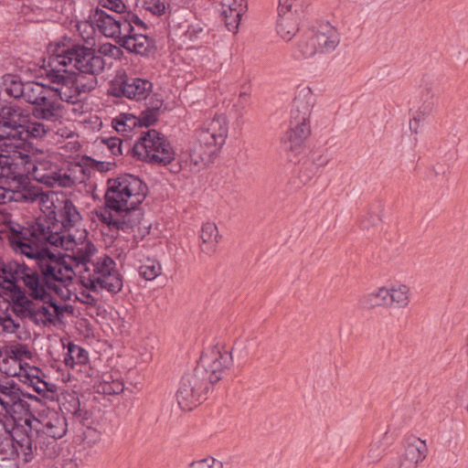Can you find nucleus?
I'll return each instance as SVG.
<instances>
[{
	"mask_svg": "<svg viewBox=\"0 0 468 468\" xmlns=\"http://www.w3.org/2000/svg\"><path fill=\"white\" fill-rule=\"evenodd\" d=\"M104 67L101 54L72 43L70 38L51 43L41 69L42 75L54 86L34 105V118L49 122L59 121L63 117L62 101L76 105L74 112H83L81 102L97 87V76Z\"/></svg>",
	"mask_w": 468,
	"mask_h": 468,
	"instance_id": "f257e3e1",
	"label": "nucleus"
},
{
	"mask_svg": "<svg viewBox=\"0 0 468 468\" xmlns=\"http://www.w3.org/2000/svg\"><path fill=\"white\" fill-rule=\"evenodd\" d=\"M16 253L25 256L33 264L17 260L10 261L3 265L0 275V287L6 290L5 295L13 312L20 318L27 317L34 303L26 292L17 285L23 282L27 292L36 300H45L50 293L60 298H70V292L66 287L71 273V267L54 257H43L37 249L21 241L9 240Z\"/></svg>",
	"mask_w": 468,
	"mask_h": 468,
	"instance_id": "f03ea898",
	"label": "nucleus"
},
{
	"mask_svg": "<svg viewBox=\"0 0 468 468\" xmlns=\"http://www.w3.org/2000/svg\"><path fill=\"white\" fill-rule=\"evenodd\" d=\"M45 207L53 215V220L48 225L36 222L28 228L10 222L9 240L21 241L37 249L43 257H55L48 246L70 251L87 241L88 231L81 227L82 217L73 202L64 195L50 193Z\"/></svg>",
	"mask_w": 468,
	"mask_h": 468,
	"instance_id": "7ed1b4c3",
	"label": "nucleus"
},
{
	"mask_svg": "<svg viewBox=\"0 0 468 468\" xmlns=\"http://www.w3.org/2000/svg\"><path fill=\"white\" fill-rule=\"evenodd\" d=\"M147 186L138 176L125 174L110 178L104 196V206L95 211L99 221L110 230L133 235V243H138L149 234L151 224L144 220L137 206L147 195Z\"/></svg>",
	"mask_w": 468,
	"mask_h": 468,
	"instance_id": "20e7f679",
	"label": "nucleus"
},
{
	"mask_svg": "<svg viewBox=\"0 0 468 468\" xmlns=\"http://www.w3.org/2000/svg\"><path fill=\"white\" fill-rule=\"evenodd\" d=\"M232 364L231 353L219 346L205 349L192 372L185 374L176 392L183 410H192L207 399L210 387L220 380Z\"/></svg>",
	"mask_w": 468,
	"mask_h": 468,
	"instance_id": "39448f33",
	"label": "nucleus"
},
{
	"mask_svg": "<svg viewBox=\"0 0 468 468\" xmlns=\"http://www.w3.org/2000/svg\"><path fill=\"white\" fill-rule=\"evenodd\" d=\"M90 27H96L106 37L114 38L118 45L130 53L150 57L155 51L154 40L144 32V23L135 15H109L96 8L90 16Z\"/></svg>",
	"mask_w": 468,
	"mask_h": 468,
	"instance_id": "423d86ee",
	"label": "nucleus"
},
{
	"mask_svg": "<svg viewBox=\"0 0 468 468\" xmlns=\"http://www.w3.org/2000/svg\"><path fill=\"white\" fill-rule=\"evenodd\" d=\"M71 251V257L83 265L80 282L92 292L106 291L114 295L123 287V279L115 261L102 253L94 256L96 246L88 239Z\"/></svg>",
	"mask_w": 468,
	"mask_h": 468,
	"instance_id": "0eeeda50",
	"label": "nucleus"
},
{
	"mask_svg": "<svg viewBox=\"0 0 468 468\" xmlns=\"http://www.w3.org/2000/svg\"><path fill=\"white\" fill-rule=\"evenodd\" d=\"M228 134L229 122L224 115L205 120L194 130L180 154L181 166L192 173L198 172L221 149Z\"/></svg>",
	"mask_w": 468,
	"mask_h": 468,
	"instance_id": "6e6552de",
	"label": "nucleus"
},
{
	"mask_svg": "<svg viewBox=\"0 0 468 468\" xmlns=\"http://www.w3.org/2000/svg\"><path fill=\"white\" fill-rule=\"evenodd\" d=\"M315 103V97L308 86L297 90L291 110L290 129L286 132L284 141L289 148L294 150L301 146L310 134L309 118Z\"/></svg>",
	"mask_w": 468,
	"mask_h": 468,
	"instance_id": "1a4fd4ad",
	"label": "nucleus"
},
{
	"mask_svg": "<svg viewBox=\"0 0 468 468\" xmlns=\"http://www.w3.org/2000/svg\"><path fill=\"white\" fill-rule=\"evenodd\" d=\"M133 156L151 165H167L176 153L165 135L155 129L143 132L133 146Z\"/></svg>",
	"mask_w": 468,
	"mask_h": 468,
	"instance_id": "9d476101",
	"label": "nucleus"
},
{
	"mask_svg": "<svg viewBox=\"0 0 468 468\" xmlns=\"http://www.w3.org/2000/svg\"><path fill=\"white\" fill-rule=\"evenodd\" d=\"M0 191L4 192L5 204L13 201L26 203L39 201L45 207L50 197V194L44 193L37 183L32 182L26 176H15L9 183V186H0Z\"/></svg>",
	"mask_w": 468,
	"mask_h": 468,
	"instance_id": "9b49d317",
	"label": "nucleus"
},
{
	"mask_svg": "<svg viewBox=\"0 0 468 468\" xmlns=\"http://www.w3.org/2000/svg\"><path fill=\"white\" fill-rule=\"evenodd\" d=\"M40 399L33 394L26 393L19 389L16 393V398L13 399L10 406L5 411L6 415L12 417L13 420L16 423L23 421L27 427L26 431L27 439H34L35 434L33 430H36L37 435L38 431L35 427L39 425V420L34 416V403L37 404Z\"/></svg>",
	"mask_w": 468,
	"mask_h": 468,
	"instance_id": "f8f14e48",
	"label": "nucleus"
},
{
	"mask_svg": "<svg viewBox=\"0 0 468 468\" xmlns=\"http://www.w3.org/2000/svg\"><path fill=\"white\" fill-rule=\"evenodd\" d=\"M33 176L36 181L51 187H69L81 183L84 179L83 176L72 175L70 170H63L48 160L37 161L33 168Z\"/></svg>",
	"mask_w": 468,
	"mask_h": 468,
	"instance_id": "ddd939ff",
	"label": "nucleus"
},
{
	"mask_svg": "<svg viewBox=\"0 0 468 468\" xmlns=\"http://www.w3.org/2000/svg\"><path fill=\"white\" fill-rule=\"evenodd\" d=\"M153 91V83L139 77H119L111 85V93L137 101L146 100Z\"/></svg>",
	"mask_w": 468,
	"mask_h": 468,
	"instance_id": "4468645a",
	"label": "nucleus"
},
{
	"mask_svg": "<svg viewBox=\"0 0 468 468\" xmlns=\"http://www.w3.org/2000/svg\"><path fill=\"white\" fill-rule=\"evenodd\" d=\"M19 380L31 387L42 397L53 399L57 391V386L46 381V374L37 367L30 366L28 363H20Z\"/></svg>",
	"mask_w": 468,
	"mask_h": 468,
	"instance_id": "2eb2a0df",
	"label": "nucleus"
},
{
	"mask_svg": "<svg viewBox=\"0 0 468 468\" xmlns=\"http://www.w3.org/2000/svg\"><path fill=\"white\" fill-rule=\"evenodd\" d=\"M7 449H0V468H19L18 458L20 452L23 461L27 463L34 457L32 443L34 441H5Z\"/></svg>",
	"mask_w": 468,
	"mask_h": 468,
	"instance_id": "dca6fc26",
	"label": "nucleus"
},
{
	"mask_svg": "<svg viewBox=\"0 0 468 468\" xmlns=\"http://www.w3.org/2000/svg\"><path fill=\"white\" fill-rule=\"evenodd\" d=\"M42 301L35 302L29 309V314L24 319H28L36 324L43 326L59 320L64 312V307L52 300V293Z\"/></svg>",
	"mask_w": 468,
	"mask_h": 468,
	"instance_id": "f3484780",
	"label": "nucleus"
},
{
	"mask_svg": "<svg viewBox=\"0 0 468 468\" xmlns=\"http://www.w3.org/2000/svg\"><path fill=\"white\" fill-rule=\"evenodd\" d=\"M309 31L319 52H331L340 42L338 31L328 22H323L316 30L311 29Z\"/></svg>",
	"mask_w": 468,
	"mask_h": 468,
	"instance_id": "a211bd4d",
	"label": "nucleus"
},
{
	"mask_svg": "<svg viewBox=\"0 0 468 468\" xmlns=\"http://www.w3.org/2000/svg\"><path fill=\"white\" fill-rule=\"evenodd\" d=\"M243 2L244 0H221V15L225 25L234 34L238 32L241 16L245 13L246 6Z\"/></svg>",
	"mask_w": 468,
	"mask_h": 468,
	"instance_id": "6ab92c4d",
	"label": "nucleus"
},
{
	"mask_svg": "<svg viewBox=\"0 0 468 468\" xmlns=\"http://www.w3.org/2000/svg\"><path fill=\"white\" fill-rule=\"evenodd\" d=\"M0 118L3 127L8 129L7 132L19 137L20 128L27 118L23 111L18 107L5 105L1 109Z\"/></svg>",
	"mask_w": 468,
	"mask_h": 468,
	"instance_id": "aec40b11",
	"label": "nucleus"
},
{
	"mask_svg": "<svg viewBox=\"0 0 468 468\" xmlns=\"http://www.w3.org/2000/svg\"><path fill=\"white\" fill-rule=\"evenodd\" d=\"M426 441H413L405 446L400 459L401 468H417V465L426 457Z\"/></svg>",
	"mask_w": 468,
	"mask_h": 468,
	"instance_id": "412c9836",
	"label": "nucleus"
},
{
	"mask_svg": "<svg viewBox=\"0 0 468 468\" xmlns=\"http://www.w3.org/2000/svg\"><path fill=\"white\" fill-rule=\"evenodd\" d=\"M163 99L159 94H153L146 103L145 110L142 111L137 117L139 120L138 126L149 127L154 124L159 117V111L163 106Z\"/></svg>",
	"mask_w": 468,
	"mask_h": 468,
	"instance_id": "4be33fe9",
	"label": "nucleus"
},
{
	"mask_svg": "<svg viewBox=\"0 0 468 468\" xmlns=\"http://www.w3.org/2000/svg\"><path fill=\"white\" fill-rule=\"evenodd\" d=\"M298 18L291 11H279L277 33L286 41H290L298 31Z\"/></svg>",
	"mask_w": 468,
	"mask_h": 468,
	"instance_id": "5701e85b",
	"label": "nucleus"
},
{
	"mask_svg": "<svg viewBox=\"0 0 468 468\" xmlns=\"http://www.w3.org/2000/svg\"><path fill=\"white\" fill-rule=\"evenodd\" d=\"M200 249L207 254H213L219 240V233L216 224L212 222H207L203 224L200 231Z\"/></svg>",
	"mask_w": 468,
	"mask_h": 468,
	"instance_id": "b1692460",
	"label": "nucleus"
},
{
	"mask_svg": "<svg viewBox=\"0 0 468 468\" xmlns=\"http://www.w3.org/2000/svg\"><path fill=\"white\" fill-rule=\"evenodd\" d=\"M89 352L82 346L69 343L63 354V363L69 368L75 370L79 366L89 362Z\"/></svg>",
	"mask_w": 468,
	"mask_h": 468,
	"instance_id": "393cba45",
	"label": "nucleus"
},
{
	"mask_svg": "<svg viewBox=\"0 0 468 468\" xmlns=\"http://www.w3.org/2000/svg\"><path fill=\"white\" fill-rule=\"evenodd\" d=\"M20 386L13 379L0 377V411H5L19 391ZM0 412V422L2 421Z\"/></svg>",
	"mask_w": 468,
	"mask_h": 468,
	"instance_id": "a878e982",
	"label": "nucleus"
},
{
	"mask_svg": "<svg viewBox=\"0 0 468 468\" xmlns=\"http://www.w3.org/2000/svg\"><path fill=\"white\" fill-rule=\"evenodd\" d=\"M72 274L73 271L71 270V273L69 275V280L66 284V287L70 292V298H63L64 300H72L73 298L80 303L88 304V305H95L97 303V298L93 295V293H99L100 292H92L89 288L85 287L79 281V287H76L72 283Z\"/></svg>",
	"mask_w": 468,
	"mask_h": 468,
	"instance_id": "bb28decb",
	"label": "nucleus"
},
{
	"mask_svg": "<svg viewBox=\"0 0 468 468\" xmlns=\"http://www.w3.org/2000/svg\"><path fill=\"white\" fill-rule=\"evenodd\" d=\"M23 142L19 137L6 132L0 131V156L10 157L18 154H21Z\"/></svg>",
	"mask_w": 468,
	"mask_h": 468,
	"instance_id": "cd10ccee",
	"label": "nucleus"
},
{
	"mask_svg": "<svg viewBox=\"0 0 468 468\" xmlns=\"http://www.w3.org/2000/svg\"><path fill=\"white\" fill-rule=\"evenodd\" d=\"M49 128L44 123L37 121L28 120L27 117L19 131V140L23 142L24 145L25 141L28 138H42L47 134Z\"/></svg>",
	"mask_w": 468,
	"mask_h": 468,
	"instance_id": "c85d7f7f",
	"label": "nucleus"
},
{
	"mask_svg": "<svg viewBox=\"0 0 468 468\" xmlns=\"http://www.w3.org/2000/svg\"><path fill=\"white\" fill-rule=\"evenodd\" d=\"M139 124L137 116L132 113H120L112 121V128L123 136L128 137L129 133L133 132Z\"/></svg>",
	"mask_w": 468,
	"mask_h": 468,
	"instance_id": "c756f323",
	"label": "nucleus"
},
{
	"mask_svg": "<svg viewBox=\"0 0 468 468\" xmlns=\"http://www.w3.org/2000/svg\"><path fill=\"white\" fill-rule=\"evenodd\" d=\"M52 86L44 85L37 81H27L25 82L24 93L22 99L30 104L35 105L42 96L48 92V90Z\"/></svg>",
	"mask_w": 468,
	"mask_h": 468,
	"instance_id": "7c9ffc66",
	"label": "nucleus"
},
{
	"mask_svg": "<svg viewBox=\"0 0 468 468\" xmlns=\"http://www.w3.org/2000/svg\"><path fill=\"white\" fill-rule=\"evenodd\" d=\"M360 304L364 308L388 306V288L382 287L364 295L360 300Z\"/></svg>",
	"mask_w": 468,
	"mask_h": 468,
	"instance_id": "2f4dec72",
	"label": "nucleus"
},
{
	"mask_svg": "<svg viewBox=\"0 0 468 468\" xmlns=\"http://www.w3.org/2000/svg\"><path fill=\"white\" fill-rule=\"evenodd\" d=\"M317 52H319L317 46L315 45L310 31H307L298 42L293 54L296 58L300 59L311 58Z\"/></svg>",
	"mask_w": 468,
	"mask_h": 468,
	"instance_id": "473e14b6",
	"label": "nucleus"
},
{
	"mask_svg": "<svg viewBox=\"0 0 468 468\" xmlns=\"http://www.w3.org/2000/svg\"><path fill=\"white\" fill-rule=\"evenodd\" d=\"M409 288L404 284L392 286L388 289V306L403 308L409 304Z\"/></svg>",
	"mask_w": 468,
	"mask_h": 468,
	"instance_id": "72a5a7b5",
	"label": "nucleus"
},
{
	"mask_svg": "<svg viewBox=\"0 0 468 468\" xmlns=\"http://www.w3.org/2000/svg\"><path fill=\"white\" fill-rule=\"evenodd\" d=\"M332 157V153H329L328 151L314 152L312 155V164H310V165L314 167L312 168L309 173L302 171L300 175L301 180L303 183H307L312 178V176L315 175L317 169L326 165Z\"/></svg>",
	"mask_w": 468,
	"mask_h": 468,
	"instance_id": "f704fd0d",
	"label": "nucleus"
},
{
	"mask_svg": "<svg viewBox=\"0 0 468 468\" xmlns=\"http://www.w3.org/2000/svg\"><path fill=\"white\" fill-rule=\"evenodd\" d=\"M140 261L141 265L138 267V272L140 277L145 281H154L161 274L162 266L157 260L146 258Z\"/></svg>",
	"mask_w": 468,
	"mask_h": 468,
	"instance_id": "c9c22d12",
	"label": "nucleus"
},
{
	"mask_svg": "<svg viewBox=\"0 0 468 468\" xmlns=\"http://www.w3.org/2000/svg\"><path fill=\"white\" fill-rule=\"evenodd\" d=\"M97 389L107 395L119 394L123 390V385L117 379L112 380V376L105 374L102 376L101 381L98 383Z\"/></svg>",
	"mask_w": 468,
	"mask_h": 468,
	"instance_id": "e433bc0d",
	"label": "nucleus"
},
{
	"mask_svg": "<svg viewBox=\"0 0 468 468\" xmlns=\"http://www.w3.org/2000/svg\"><path fill=\"white\" fill-rule=\"evenodd\" d=\"M6 356L11 358L13 364H18V366H20V363H25L23 359H31L33 353L29 350L27 345L16 344L10 346L6 353Z\"/></svg>",
	"mask_w": 468,
	"mask_h": 468,
	"instance_id": "4c0bfd02",
	"label": "nucleus"
},
{
	"mask_svg": "<svg viewBox=\"0 0 468 468\" xmlns=\"http://www.w3.org/2000/svg\"><path fill=\"white\" fill-rule=\"evenodd\" d=\"M35 451L37 454L39 451L43 457L54 459L60 453L61 447L58 441H40L39 446L35 444Z\"/></svg>",
	"mask_w": 468,
	"mask_h": 468,
	"instance_id": "58836bf2",
	"label": "nucleus"
},
{
	"mask_svg": "<svg viewBox=\"0 0 468 468\" xmlns=\"http://www.w3.org/2000/svg\"><path fill=\"white\" fill-rule=\"evenodd\" d=\"M76 372L80 374V378L89 384L93 383L94 386L97 385V378H99V372L97 369L90 366V361L85 362L84 365L79 366L76 369Z\"/></svg>",
	"mask_w": 468,
	"mask_h": 468,
	"instance_id": "ea45409f",
	"label": "nucleus"
},
{
	"mask_svg": "<svg viewBox=\"0 0 468 468\" xmlns=\"http://www.w3.org/2000/svg\"><path fill=\"white\" fill-rule=\"evenodd\" d=\"M170 5V0H144V8L154 16L165 14Z\"/></svg>",
	"mask_w": 468,
	"mask_h": 468,
	"instance_id": "a19ab883",
	"label": "nucleus"
},
{
	"mask_svg": "<svg viewBox=\"0 0 468 468\" xmlns=\"http://www.w3.org/2000/svg\"><path fill=\"white\" fill-rule=\"evenodd\" d=\"M5 91L11 97L16 99H22L24 93L25 82L11 77L10 80H5Z\"/></svg>",
	"mask_w": 468,
	"mask_h": 468,
	"instance_id": "79ce46f5",
	"label": "nucleus"
},
{
	"mask_svg": "<svg viewBox=\"0 0 468 468\" xmlns=\"http://www.w3.org/2000/svg\"><path fill=\"white\" fill-rule=\"evenodd\" d=\"M204 34V28L200 23H194L187 25L186 31L183 34L185 40L196 41L199 39Z\"/></svg>",
	"mask_w": 468,
	"mask_h": 468,
	"instance_id": "37998d69",
	"label": "nucleus"
},
{
	"mask_svg": "<svg viewBox=\"0 0 468 468\" xmlns=\"http://www.w3.org/2000/svg\"><path fill=\"white\" fill-rule=\"evenodd\" d=\"M0 371L8 377H17L19 378L18 364H13L8 356L3 358L0 362Z\"/></svg>",
	"mask_w": 468,
	"mask_h": 468,
	"instance_id": "c03bdc74",
	"label": "nucleus"
},
{
	"mask_svg": "<svg viewBox=\"0 0 468 468\" xmlns=\"http://www.w3.org/2000/svg\"><path fill=\"white\" fill-rule=\"evenodd\" d=\"M122 48V47H121L120 45L118 47L111 43H106L101 46L100 53H101L104 56L111 57L114 59H120L123 55Z\"/></svg>",
	"mask_w": 468,
	"mask_h": 468,
	"instance_id": "a18cd8bd",
	"label": "nucleus"
},
{
	"mask_svg": "<svg viewBox=\"0 0 468 468\" xmlns=\"http://www.w3.org/2000/svg\"><path fill=\"white\" fill-rule=\"evenodd\" d=\"M0 324L3 328V331L7 334L15 333L19 327V323L16 319L12 318L9 314L0 316Z\"/></svg>",
	"mask_w": 468,
	"mask_h": 468,
	"instance_id": "49530a36",
	"label": "nucleus"
},
{
	"mask_svg": "<svg viewBox=\"0 0 468 468\" xmlns=\"http://www.w3.org/2000/svg\"><path fill=\"white\" fill-rule=\"evenodd\" d=\"M102 142L107 146L112 155L122 154V140L117 137H106L102 139Z\"/></svg>",
	"mask_w": 468,
	"mask_h": 468,
	"instance_id": "de8ad7c7",
	"label": "nucleus"
},
{
	"mask_svg": "<svg viewBox=\"0 0 468 468\" xmlns=\"http://www.w3.org/2000/svg\"><path fill=\"white\" fill-rule=\"evenodd\" d=\"M189 468H223V465L221 462L209 457L197 462H193L190 463Z\"/></svg>",
	"mask_w": 468,
	"mask_h": 468,
	"instance_id": "09e8293b",
	"label": "nucleus"
},
{
	"mask_svg": "<svg viewBox=\"0 0 468 468\" xmlns=\"http://www.w3.org/2000/svg\"><path fill=\"white\" fill-rule=\"evenodd\" d=\"M382 443L381 441H372L369 445L368 456L373 461H378L381 456Z\"/></svg>",
	"mask_w": 468,
	"mask_h": 468,
	"instance_id": "8fccbe9b",
	"label": "nucleus"
},
{
	"mask_svg": "<svg viewBox=\"0 0 468 468\" xmlns=\"http://www.w3.org/2000/svg\"><path fill=\"white\" fill-rule=\"evenodd\" d=\"M102 1H103L102 5L104 7H107V8L116 12V14H122L121 12L122 11V9L125 6L122 0H102Z\"/></svg>",
	"mask_w": 468,
	"mask_h": 468,
	"instance_id": "3c124183",
	"label": "nucleus"
},
{
	"mask_svg": "<svg viewBox=\"0 0 468 468\" xmlns=\"http://www.w3.org/2000/svg\"><path fill=\"white\" fill-rule=\"evenodd\" d=\"M378 221H380V217L377 214L370 215V219L367 220L366 218L361 219L360 225L363 229H368L370 226L376 225Z\"/></svg>",
	"mask_w": 468,
	"mask_h": 468,
	"instance_id": "603ef678",
	"label": "nucleus"
},
{
	"mask_svg": "<svg viewBox=\"0 0 468 468\" xmlns=\"http://www.w3.org/2000/svg\"><path fill=\"white\" fill-rule=\"evenodd\" d=\"M77 459L78 457L76 456L73 458L65 459L62 463V468H78Z\"/></svg>",
	"mask_w": 468,
	"mask_h": 468,
	"instance_id": "864d4df0",
	"label": "nucleus"
},
{
	"mask_svg": "<svg viewBox=\"0 0 468 468\" xmlns=\"http://www.w3.org/2000/svg\"><path fill=\"white\" fill-rule=\"evenodd\" d=\"M248 92L247 91H241L239 93V105L240 106V108H244L246 103H247V101H248Z\"/></svg>",
	"mask_w": 468,
	"mask_h": 468,
	"instance_id": "5fc2aeb1",
	"label": "nucleus"
},
{
	"mask_svg": "<svg viewBox=\"0 0 468 468\" xmlns=\"http://www.w3.org/2000/svg\"><path fill=\"white\" fill-rule=\"evenodd\" d=\"M419 119H417V117H413L410 122V129L413 132V133H417L418 132V128H419Z\"/></svg>",
	"mask_w": 468,
	"mask_h": 468,
	"instance_id": "6e6d98bb",
	"label": "nucleus"
},
{
	"mask_svg": "<svg viewBox=\"0 0 468 468\" xmlns=\"http://www.w3.org/2000/svg\"><path fill=\"white\" fill-rule=\"evenodd\" d=\"M64 434H65V430H63L62 432L59 434L49 433V434H48V436L51 437L52 439H61L64 436Z\"/></svg>",
	"mask_w": 468,
	"mask_h": 468,
	"instance_id": "4d7b16f0",
	"label": "nucleus"
},
{
	"mask_svg": "<svg viewBox=\"0 0 468 468\" xmlns=\"http://www.w3.org/2000/svg\"><path fill=\"white\" fill-rule=\"evenodd\" d=\"M4 192L0 191V206L5 205ZM2 216V208L0 207V217Z\"/></svg>",
	"mask_w": 468,
	"mask_h": 468,
	"instance_id": "13d9d810",
	"label": "nucleus"
},
{
	"mask_svg": "<svg viewBox=\"0 0 468 468\" xmlns=\"http://www.w3.org/2000/svg\"><path fill=\"white\" fill-rule=\"evenodd\" d=\"M414 117H417V119H419V122H420L421 120H423V115H422L420 112L417 113Z\"/></svg>",
	"mask_w": 468,
	"mask_h": 468,
	"instance_id": "bf43d9fd",
	"label": "nucleus"
},
{
	"mask_svg": "<svg viewBox=\"0 0 468 468\" xmlns=\"http://www.w3.org/2000/svg\"><path fill=\"white\" fill-rule=\"evenodd\" d=\"M124 254H125L124 250H122L117 254V257H118V258H122V255H124Z\"/></svg>",
	"mask_w": 468,
	"mask_h": 468,
	"instance_id": "052dcab7",
	"label": "nucleus"
},
{
	"mask_svg": "<svg viewBox=\"0 0 468 468\" xmlns=\"http://www.w3.org/2000/svg\"><path fill=\"white\" fill-rule=\"evenodd\" d=\"M76 168L82 174L83 173V167L80 165L76 166Z\"/></svg>",
	"mask_w": 468,
	"mask_h": 468,
	"instance_id": "680f3d73",
	"label": "nucleus"
},
{
	"mask_svg": "<svg viewBox=\"0 0 468 468\" xmlns=\"http://www.w3.org/2000/svg\"><path fill=\"white\" fill-rule=\"evenodd\" d=\"M303 165L305 166V170H308V165H309V164H308V163H304V165Z\"/></svg>",
	"mask_w": 468,
	"mask_h": 468,
	"instance_id": "e2e57ef3",
	"label": "nucleus"
},
{
	"mask_svg": "<svg viewBox=\"0 0 468 468\" xmlns=\"http://www.w3.org/2000/svg\"><path fill=\"white\" fill-rule=\"evenodd\" d=\"M3 356V350H2V347L0 346V357H2Z\"/></svg>",
	"mask_w": 468,
	"mask_h": 468,
	"instance_id": "0e129e2a",
	"label": "nucleus"
},
{
	"mask_svg": "<svg viewBox=\"0 0 468 468\" xmlns=\"http://www.w3.org/2000/svg\"><path fill=\"white\" fill-rule=\"evenodd\" d=\"M48 468H58V467L55 466V465H51V466H48Z\"/></svg>",
	"mask_w": 468,
	"mask_h": 468,
	"instance_id": "69168bd1",
	"label": "nucleus"
},
{
	"mask_svg": "<svg viewBox=\"0 0 468 468\" xmlns=\"http://www.w3.org/2000/svg\"><path fill=\"white\" fill-rule=\"evenodd\" d=\"M87 444H88L89 446H91L90 441H87Z\"/></svg>",
	"mask_w": 468,
	"mask_h": 468,
	"instance_id": "338daca9",
	"label": "nucleus"
},
{
	"mask_svg": "<svg viewBox=\"0 0 468 468\" xmlns=\"http://www.w3.org/2000/svg\"><path fill=\"white\" fill-rule=\"evenodd\" d=\"M133 255L134 257H136V256H137L136 251H133Z\"/></svg>",
	"mask_w": 468,
	"mask_h": 468,
	"instance_id": "774afa93",
	"label": "nucleus"
}]
</instances>
